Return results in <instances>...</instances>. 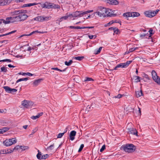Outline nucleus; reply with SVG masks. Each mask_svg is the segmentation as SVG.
Listing matches in <instances>:
<instances>
[{"instance_id":"obj_1","label":"nucleus","mask_w":160,"mask_h":160,"mask_svg":"<svg viewBox=\"0 0 160 160\" xmlns=\"http://www.w3.org/2000/svg\"><path fill=\"white\" fill-rule=\"evenodd\" d=\"M121 150L128 153L134 152L136 149V146L131 143H127L122 145L120 148Z\"/></svg>"},{"instance_id":"obj_2","label":"nucleus","mask_w":160,"mask_h":160,"mask_svg":"<svg viewBox=\"0 0 160 160\" xmlns=\"http://www.w3.org/2000/svg\"><path fill=\"white\" fill-rule=\"evenodd\" d=\"M111 9L109 8H107L102 6L98 7L96 12L94 13V15L95 14L98 15L100 17H105V14L107 13L108 11H111Z\"/></svg>"},{"instance_id":"obj_3","label":"nucleus","mask_w":160,"mask_h":160,"mask_svg":"<svg viewBox=\"0 0 160 160\" xmlns=\"http://www.w3.org/2000/svg\"><path fill=\"white\" fill-rule=\"evenodd\" d=\"M17 142V140L14 138L7 139L3 142V144L7 147L10 146Z\"/></svg>"},{"instance_id":"obj_4","label":"nucleus","mask_w":160,"mask_h":160,"mask_svg":"<svg viewBox=\"0 0 160 160\" xmlns=\"http://www.w3.org/2000/svg\"><path fill=\"white\" fill-rule=\"evenodd\" d=\"M152 75L153 80L158 84H160V78L158 76L156 72L153 70L152 72Z\"/></svg>"},{"instance_id":"obj_5","label":"nucleus","mask_w":160,"mask_h":160,"mask_svg":"<svg viewBox=\"0 0 160 160\" xmlns=\"http://www.w3.org/2000/svg\"><path fill=\"white\" fill-rule=\"evenodd\" d=\"M18 19L19 21H24L28 17L27 14H20L18 16Z\"/></svg>"},{"instance_id":"obj_6","label":"nucleus","mask_w":160,"mask_h":160,"mask_svg":"<svg viewBox=\"0 0 160 160\" xmlns=\"http://www.w3.org/2000/svg\"><path fill=\"white\" fill-rule=\"evenodd\" d=\"M32 102L29 101L24 100L22 102V104L25 108H28L32 104Z\"/></svg>"},{"instance_id":"obj_7","label":"nucleus","mask_w":160,"mask_h":160,"mask_svg":"<svg viewBox=\"0 0 160 160\" xmlns=\"http://www.w3.org/2000/svg\"><path fill=\"white\" fill-rule=\"evenodd\" d=\"M51 4H52V2H46L45 3L42 4L41 6L42 8L50 9L51 8Z\"/></svg>"},{"instance_id":"obj_8","label":"nucleus","mask_w":160,"mask_h":160,"mask_svg":"<svg viewBox=\"0 0 160 160\" xmlns=\"http://www.w3.org/2000/svg\"><path fill=\"white\" fill-rule=\"evenodd\" d=\"M19 20L18 19V16L14 17L12 18L11 21H5L4 20L5 22H9L8 23L3 22L5 24H8L10 23H13L19 21Z\"/></svg>"},{"instance_id":"obj_9","label":"nucleus","mask_w":160,"mask_h":160,"mask_svg":"<svg viewBox=\"0 0 160 160\" xmlns=\"http://www.w3.org/2000/svg\"><path fill=\"white\" fill-rule=\"evenodd\" d=\"M146 16L148 18H151L153 17V12L152 11H146L144 12Z\"/></svg>"},{"instance_id":"obj_10","label":"nucleus","mask_w":160,"mask_h":160,"mask_svg":"<svg viewBox=\"0 0 160 160\" xmlns=\"http://www.w3.org/2000/svg\"><path fill=\"white\" fill-rule=\"evenodd\" d=\"M76 134V132L74 130L71 131L69 134L70 139L71 141L75 139V137Z\"/></svg>"},{"instance_id":"obj_11","label":"nucleus","mask_w":160,"mask_h":160,"mask_svg":"<svg viewBox=\"0 0 160 160\" xmlns=\"http://www.w3.org/2000/svg\"><path fill=\"white\" fill-rule=\"evenodd\" d=\"M75 17H81L84 15L82 11H76L73 13Z\"/></svg>"},{"instance_id":"obj_12","label":"nucleus","mask_w":160,"mask_h":160,"mask_svg":"<svg viewBox=\"0 0 160 160\" xmlns=\"http://www.w3.org/2000/svg\"><path fill=\"white\" fill-rule=\"evenodd\" d=\"M42 80V79H39L35 80L32 83L33 86L36 87L38 86Z\"/></svg>"},{"instance_id":"obj_13","label":"nucleus","mask_w":160,"mask_h":160,"mask_svg":"<svg viewBox=\"0 0 160 160\" xmlns=\"http://www.w3.org/2000/svg\"><path fill=\"white\" fill-rule=\"evenodd\" d=\"M129 132L131 133L136 136H138V132L137 130L133 128H130L129 131Z\"/></svg>"},{"instance_id":"obj_14","label":"nucleus","mask_w":160,"mask_h":160,"mask_svg":"<svg viewBox=\"0 0 160 160\" xmlns=\"http://www.w3.org/2000/svg\"><path fill=\"white\" fill-rule=\"evenodd\" d=\"M107 3L109 4L115 5H118L119 3L118 1L117 0H108Z\"/></svg>"},{"instance_id":"obj_15","label":"nucleus","mask_w":160,"mask_h":160,"mask_svg":"<svg viewBox=\"0 0 160 160\" xmlns=\"http://www.w3.org/2000/svg\"><path fill=\"white\" fill-rule=\"evenodd\" d=\"M45 32H40V31H39L38 30H36V31H33V32H31V33H30V34H28V35H27V36H31L34 34H36V33H45Z\"/></svg>"},{"instance_id":"obj_16","label":"nucleus","mask_w":160,"mask_h":160,"mask_svg":"<svg viewBox=\"0 0 160 160\" xmlns=\"http://www.w3.org/2000/svg\"><path fill=\"white\" fill-rule=\"evenodd\" d=\"M30 79V78L28 77H27L25 78H21L19 79L16 82V83H18V82H21L22 81H27V80L29 79Z\"/></svg>"},{"instance_id":"obj_17","label":"nucleus","mask_w":160,"mask_h":160,"mask_svg":"<svg viewBox=\"0 0 160 160\" xmlns=\"http://www.w3.org/2000/svg\"><path fill=\"white\" fill-rule=\"evenodd\" d=\"M37 4H38V3H36V2L26 4L23 5L22 6V7L24 8V7H31L32 6H34L35 5H36Z\"/></svg>"},{"instance_id":"obj_18","label":"nucleus","mask_w":160,"mask_h":160,"mask_svg":"<svg viewBox=\"0 0 160 160\" xmlns=\"http://www.w3.org/2000/svg\"><path fill=\"white\" fill-rule=\"evenodd\" d=\"M122 16L126 18H128L130 17H132V14L131 12H128L124 13Z\"/></svg>"},{"instance_id":"obj_19","label":"nucleus","mask_w":160,"mask_h":160,"mask_svg":"<svg viewBox=\"0 0 160 160\" xmlns=\"http://www.w3.org/2000/svg\"><path fill=\"white\" fill-rule=\"evenodd\" d=\"M9 129V128L8 127H4L2 129H0V134H2L8 131Z\"/></svg>"},{"instance_id":"obj_20","label":"nucleus","mask_w":160,"mask_h":160,"mask_svg":"<svg viewBox=\"0 0 160 160\" xmlns=\"http://www.w3.org/2000/svg\"><path fill=\"white\" fill-rule=\"evenodd\" d=\"M51 5V8H53L54 9H60V7L59 5L55 4L53 3H52Z\"/></svg>"},{"instance_id":"obj_21","label":"nucleus","mask_w":160,"mask_h":160,"mask_svg":"<svg viewBox=\"0 0 160 160\" xmlns=\"http://www.w3.org/2000/svg\"><path fill=\"white\" fill-rule=\"evenodd\" d=\"M110 11H108V12L107 13L105 14L106 17H113L116 16V14H112V12H110Z\"/></svg>"},{"instance_id":"obj_22","label":"nucleus","mask_w":160,"mask_h":160,"mask_svg":"<svg viewBox=\"0 0 160 160\" xmlns=\"http://www.w3.org/2000/svg\"><path fill=\"white\" fill-rule=\"evenodd\" d=\"M84 57L83 56H78V57H73L72 59H76L79 61L82 60L84 58Z\"/></svg>"},{"instance_id":"obj_23","label":"nucleus","mask_w":160,"mask_h":160,"mask_svg":"<svg viewBox=\"0 0 160 160\" xmlns=\"http://www.w3.org/2000/svg\"><path fill=\"white\" fill-rule=\"evenodd\" d=\"M38 153L37 155V158L39 160H41L42 158V153L41 152H40L39 150H38Z\"/></svg>"},{"instance_id":"obj_24","label":"nucleus","mask_w":160,"mask_h":160,"mask_svg":"<svg viewBox=\"0 0 160 160\" xmlns=\"http://www.w3.org/2000/svg\"><path fill=\"white\" fill-rule=\"evenodd\" d=\"M136 94L137 97L138 98L140 97V96H142L143 95L142 92V90L136 92Z\"/></svg>"},{"instance_id":"obj_25","label":"nucleus","mask_w":160,"mask_h":160,"mask_svg":"<svg viewBox=\"0 0 160 160\" xmlns=\"http://www.w3.org/2000/svg\"><path fill=\"white\" fill-rule=\"evenodd\" d=\"M51 16H49L47 17L42 16V22L44 21H48L51 19Z\"/></svg>"},{"instance_id":"obj_26","label":"nucleus","mask_w":160,"mask_h":160,"mask_svg":"<svg viewBox=\"0 0 160 160\" xmlns=\"http://www.w3.org/2000/svg\"><path fill=\"white\" fill-rule=\"evenodd\" d=\"M133 78L135 79L136 82H140V79L141 78L140 77L137 76H133Z\"/></svg>"},{"instance_id":"obj_27","label":"nucleus","mask_w":160,"mask_h":160,"mask_svg":"<svg viewBox=\"0 0 160 160\" xmlns=\"http://www.w3.org/2000/svg\"><path fill=\"white\" fill-rule=\"evenodd\" d=\"M132 16V17H138L140 15V14L138 12H131Z\"/></svg>"},{"instance_id":"obj_28","label":"nucleus","mask_w":160,"mask_h":160,"mask_svg":"<svg viewBox=\"0 0 160 160\" xmlns=\"http://www.w3.org/2000/svg\"><path fill=\"white\" fill-rule=\"evenodd\" d=\"M102 48V47H100L98 49H95L94 51V54H99Z\"/></svg>"},{"instance_id":"obj_29","label":"nucleus","mask_w":160,"mask_h":160,"mask_svg":"<svg viewBox=\"0 0 160 160\" xmlns=\"http://www.w3.org/2000/svg\"><path fill=\"white\" fill-rule=\"evenodd\" d=\"M71 29H82V27L80 26H71L69 27Z\"/></svg>"},{"instance_id":"obj_30","label":"nucleus","mask_w":160,"mask_h":160,"mask_svg":"<svg viewBox=\"0 0 160 160\" xmlns=\"http://www.w3.org/2000/svg\"><path fill=\"white\" fill-rule=\"evenodd\" d=\"M3 88L5 89V91L8 93L11 92H10L11 88L8 86H4Z\"/></svg>"},{"instance_id":"obj_31","label":"nucleus","mask_w":160,"mask_h":160,"mask_svg":"<svg viewBox=\"0 0 160 160\" xmlns=\"http://www.w3.org/2000/svg\"><path fill=\"white\" fill-rule=\"evenodd\" d=\"M12 0H4L3 1V5L9 4L11 2Z\"/></svg>"},{"instance_id":"obj_32","label":"nucleus","mask_w":160,"mask_h":160,"mask_svg":"<svg viewBox=\"0 0 160 160\" xmlns=\"http://www.w3.org/2000/svg\"><path fill=\"white\" fill-rule=\"evenodd\" d=\"M68 13L66 14V16L62 17L60 19L59 21L60 22H62V20H67L68 18Z\"/></svg>"},{"instance_id":"obj_33","label":"nucleus","mask_w":160,"mask_h":160,"mask_svg":"<svg viewBox=\"0 0 160 160\" xmlns=\"http://www.w3.org/2000/svg\"><path fill=\"white\" fill-rule=\"evenodd\" d=\"M19 11V10L11 12V14L12 15V16H15L16 15H17L19 14H20Z\"/></svg>"},{"instance_id":"obj_34","label":"nucleus","mask_w":160,"mask_h":160,"mask_svg":"<svg viewBox=\"0 0 160 160\" xmlns=\"http://www.w3.org/2000/svg\"><path fill=\"white\" fill-rule=\"evenodd\" d=\"M73 62V61L70 60L68 62L67 61H66L65 62V64L67 66H69Z\"/></svg>"},{"instance_id":"obj_35","label":"nucleus","mask_w":160,"mask_h":160,"mask_svg":"<svg viewBox=\"0 0 160 160\" xmlns=\"http://www.w3.org/2000/svg\"><path fill=\"white\" fill-rule=\"evenodd\" d=\"M132 61H128L126 62L123 63L125 68L127 67L132 62Z\"/></svg>"},{"instance_id":"obj_36","label":"nucleus","mask_w":160,"mask_h":160,"mask_svg":"<svg viewBox=\"0 0 160 160\" xmlns=\"http://www.w3.org/2000/svg\"><path fill=\"white\" fill-rule=\"evenodd\" d=\"M20 147V149H22V151H24L26 150H27L29 148V147L28 146H21Z\"/></svg>"},{"instance_id":"obj_37","label":"nucleus","mask_w":160,"mask_h":160,"mask_svg":"<svg viewBox=\"0 0 160 160\" xmlns=\"http://www.w3.org/2000/svg\"><path fill=\"white\" fill-rule=\"evenodd\" d=\"M42 16H38L36 17L37 21H39L40 22H42Z\"/></svg>"},{"instance_id":"obj_38","label":"nucleus","mask_w":160,"mask_h":160,"mask_svg":"<svg viewBox=\"0 0 160 160\" xmlns=\"http://www.w3.org/2000/svg\"><path fill=\"white\" fill-rule=\"evenodd\" d=\"M148 32H149L150 35L149 37H151V36L154 34V32H153V30L152 28L150 29Z\"/></svg>"},{"instance_id":"obj_39","label":"nucleus","mask_w":160,"mask_h":160,"mask_svg":"<svg viewBox=\"0 0 160 160\" xmlns=\"http://www.w3.org/2000/svg\"><path fill=\"white\" fill-rule=\"evenodd\" d=\"M92 104L91 105H87V107L86 108V111H87L88 112L90 110L91 107L92 106Z\"/></svg>"},{"instance_id":"obj_40","label":"nucleus","mask_w":160,"mask_h":160,"mask_svg":"<svg viewBox=\"0 0 160 160\" xmlns=\"http://www.w3.org/2000/svg\"><path fill=\"white\" fill-rule=\"evenodd\" d=\"M143 77L144 78H146L148 80L150 79V78L149 77L148 75L146 74L145 73H143Z\"/></svg>"},{"instance_id":"obj_41","label":"nucleus","mask_w":160,"mask_h":160,"mask_svg":"<svg viewBox=\"0 0 160 160\" xmlns=\"http://www.w3.org/2000/svg\"><path fill=\"white\" fill-rule=\"evenodd\" d=\"M84 147V145L83 144H81L80 146V147L78 150V152H80L82 150L83 147Z\"/></svg>"},{"instance_id":"obj_42","label":"nucleus","mask_w":160,"mask_h":160,"mask_svg":"<svg viewBox=\"0 0 160 160\" xmlns=\"http://www.w3.org/2000/svg\"><path fill=\"white\" fill-rule=\"evenodd\" d=\"M94 80L91 78L86 77V79L84 80V82L89 81H93Z\"/></svg>"},{"instance_id":"obj_43","label":"nucleus","mask_w":160,"mask_h":160,"mask_svg":"<svg viewBox=\"0 0 160 160\" xmlns=\"http://www.w3.org/2000/svg\"><path fill=\"white\" fill-rule=\"evenodd\" d=\"M1 72H6L7 71V68L5 67H2L1 68Z\"/></svg>"},{"instance_id":"obj_44","label":"nucleus","mask_w":160,"mask_h":160,"mask_svg":"<svg viewBox=\"0 0 160 160\" xmlns=\"http://www.w3.org/2000/svg\"><path fill=\"white\" fill-rule=\"evenodd\" d=\"M123 63H121L119 64H118L117 66V67H118V68H125V67L124 66V64Z\"/></svg>"},{"instance_id":"obj_45","label":"nucleus","mask_w":160,"mask_h":160,"mask_svg":"<svg viewBox=\"0 0 160 160\" xmlns=\"http://www.w3.org/2000/svg\"><path fill=\"white\" fill-rule=\"evenodd\" d=\"M54 146V144H52V145H51L49 147H48L47 148V150H52L53 149V148Z\"/></svg>"},{"instance_id":"obj_46","label":"nucleus","mask_w":160,"mask_h":160,"mask_svg":"<svg viewBox=\"0 0 160 160\" xmlns=\"http://www.w3.org/2000/svg\"><path fill=\"white\" fill-rule=\"evenodd\" d=\"M10 91V92H10L9 93H12L15 92H17V90L16 89L12 88H11V89Z\"/></svg>"},{"instance_id":"obj_47","label":"nucleus","mask_w":160,"mask_h":160,"mask_svg":"<svg viewBox=\"0 0 160 160\" xmlns=\"http://www.w3.org/2000/svg\"><path fill=\"white\" fill-rule=\"evenodd\" d=\"M19 11L20 14L23 13L25 14V13H27V11L26 10H19Z\"/></svg>"},{"instance_id":"obj_48","label":"nucleus","mask_w":160,"mask_h":160,"mask_svg":"<svg viewBox=\"0 0 160 160\" xmlns=\"http://www.w3.org/2000/svg\"><path fill=\"white\" fill-rule=\"evenodd\" d=\"M64 134V133H59L57 135V138H61L63 136Z\"/></svg>"},{"instance_id":"obj_49","label":"nucleus","mask_w":160,"mask_h":160,"mask_svg":"<svg viewBox=\"0 0 160 160\" xmlns=\"http://www.w3.org/2000/svg\"><path fill=\"white\" fill-rule=\"evenodd\" d=\"M112 22H113V23H120V25H121V21L120 20H112Z\"/></svg>"},{"instance_id":"obj_50","label":"nucleus","mask_w":160,"mask_h":160,"mask_svg":"<svg viewBox=\"0 0 160 160\" xmlns=\"http://www.w3.org/2000/svg\"><path fill=\"white\" fill-rule=\"evenodd\" d=\"M42 159H45L48 158L49 157V155L48 154H45L43 155H42Z\"/></svg>"},{"instance_id":"obj_51","label":"nucleus","mask_w":160,"mask_h":160,"mask_svg":"<svg viewBox=\"0 0 160 160\" xmlns=\"http://www.w3.org/2000/svg\"><path fill=\"white\" fill-rule=\"evenodd\" d=\"M94 26L91 27H82V29H92L94 28Z\"/></svg>"},{"instance_id":"obj_52","label":"nucleus","mask_w":160,"mask_h":160,"mask_svg":"<svg viewBox=\"0 0 160 160\" xmlns=\"http://www.w3.org/2000/svg\"><path fill=\"white\" fill-rule=\"evenodd\" d=\"M88 37L89 38V39H92V38L95 39L96 38V35H88Z\"/></svg>"},{"instance_id":"obj_53","label":"nucleus","mask_w":160,"mask_h":160,"mask_svg":"<svg viewBox=\"0 0 160 160\" xmlns=\"http://www.w3.org/2000/svg\"><path fill=\"white\" fill-rule=\"evenodd\" d=\"M21 146H19V145H17L16 147H15L13 149V150H18L19 148H20Z\"/></svg>"},{"instance_id":"obj_54","label":"nucleus","mask_w":160,"mask_h":160,"mask_svg":"<svg viewBox=\"0 0 160 160\" xmlns=\"http://www.w3.org/2000/svg\"><path fill=\"white\" fill-rule=\"evenodd\" d=\"M93 12V10H88L87 11L83 12V13L84 14V15H85V14H87L88 13H90L91 12Z\"/></svg>"},{"instance_id":"obj_55","label":"nucleus","mask_w":160,"mask_h":160,"mask_svg":"<svg viewBox=\"0 0 160 160\" xmlns=\"http://www.w3.org/2000/svg\"><path fill=\"white\" fill-rule=\"evenodd\" d=\"M105 149V146L104 145L102 146L101 148L100 149V152H102Z\"/></svg>"},{"instance_id":"obj_56","label":"nucleus","mask_w":160,"mask_h":160,"mask_svg":"<svg viewBox=\"0 0 160 160\" xmlns=\"http://www.w3.org/2000/svg\"><path fill=\"white\" fill-rule=\"evenodd\" d=\"M39 118V116L37 115L36 116H32L31 117V118L33 120H35L37 118Z\"/></svg>"},{"instance_id":"obj_57","label":"nucleus","mask_w":160,"mask_h":160,"mask_svg":"<svg viewBox=\"0 0 160 160\" xmlns=\"http://www.w3.org/2000/svg\"><path fill=\"white\" fill-rule=\"evenodd\" d=\"M14 150L13 149H10L8 150H7V151H6V154L7 153H9L11 152H12Z\"/></svg>"},{"instance_id":"obj_58","label":"nucleus","mask_w":160,"mask_h":160,"mask_svg":"<svg viewBox=\"0 0 160 160\" xmlns=\"http://www.w3.org/2000/svg\"><path fill=\"white\" fill-rule=\"evenodd\" d=\"M68 17L70 18H75V17L74 16L73 13V14H68Z\"/></svg>"},{"instance_id":"obj_59","label":"nucleus","mask_w":160,"mask_h":160,"mask_svg":"<svg viewBox=\"0 0 160 160\" xmlns=\"http://www.w3.org/2000/svg\"><path fill=\"white\" fill-rule=\"evenodd\" d=\"M113 23V22H112V21H110L107 24H105L104 25L105 27H106L108 26H109L110 25H111Z\"/></svg>"},{"instance_id":"obj_60","label":"nucleus","mask_w":160,"mask_h":160,"mask_svg":"<svg viewBox=\"0 0 160 160\" xmlns=\"http://www.w3.org/2000/svg\"><path fill=\"white\" fill-rule=\"evenodd\" d=\"M122 95L119 94H118V95L115 96L114 98H120L122 97Z\"/></svg>"},{"instance_id":"obj_61","label":"nucleus","mask_w":160,"mask_h":160,"mask_svg":"<svg viewBox=\"0 0 160 160\" xmlns=\"http://www.w3.org/2000/svg\"><path fill=\"white\" fill-rule=\"evenodd\" d=\"M133 52V51L132 49V48H131L129 49V50H128V51L125 52V54H128L130 52Z\"/></svg>"},{"instance_id":"obj_62","label":"nucleus","mask_w":160,"mask_h":160,"mask_svg":"<svg viewBox=\"0 0 160 160\" xmlns=\"http://www.w3.org/2000/svg\"><path fill=\"white\" fill-rule=\"evenodd\" d=\"M51 70H57L58 71H61V69H58V68H51Z\"/></svg>"},{"instance_id":"obj_63","label":"nucleus","mask_w":160,"mask_h":160,"mask_svg":"<svg viewBox=\"0 0 160 160\" xmlns=\"http://www.w3.org/2000/svg\"><path fill=\"white\" fill-rule=\"evenodd\" d=\"M119 31V30L118 28L114 30V33H115L116 34H118V32Z\"/></svg>"},{"instance_id":"obj_64","label":"nucleus","mask_w":160,"mask_h":160,"mask_svg":"<svg viewBox=\"0 0 160 160\" xmlns=\"http://www.w3.org/2000/svg\"><path fill=\"white\" fill-rule=\"evenodd\" d=\"M6 154V151L4 150L0 151V154Z\"/></svg>"}]
</instances>
